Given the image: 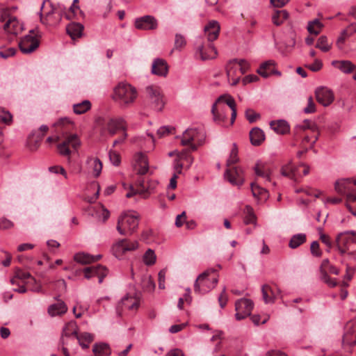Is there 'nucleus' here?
<instances>
[{
  "label": "nucleus",
  "instance_id": "obj_1",
  "mask_svg": "<svg viewBox=\"0 0 356 356\" xmlns=\"http://www.w3.org/2000/svg\"><path fill=\"white\" fill-rule=\"evenodd\" d=\"M57 131L61 132L60 139L63 141L57 145L59 154L62 156H68L70 159V154L72 152H76L81 146V140L75 134H67V131L73 126L72 121L67 118H62L54 124Z\"/></svg>",
  "mask_w": 356,
  "mask_h": 356
},
{
  "label": "nucleus",
  "instance_id": "obj_2",
  "mask_svg": "<svg viewBox=\"0 0 356 356\" xmlns=\"http://www.w3.org/2000/svg\"><path fill=\"white\" fill-rule=\"evenodd\" d=\"M229 109L232 111L231 124H232L236 117L235 101L231 96L219 97L211 108L213 120L218 124L223 123L227 118Z\"/></svg>",
  "mask_w": 356,
  "mask_h": 356
},
{
  "label": "nucleus",
  "instance_id": "obj_3",
  "mask_svg": "<svg viewBox=\"0 0 356 356\" xmlns=\"http://www.w3.org/2000/svg\"><path fill=\"white\" fill-rule=\"evenodd\" d=\"M138 97L136 88L127 82H120L114 88L111 97L121 107L132 105Z\"/></svg>",
  "mask_w": 356,
  "mask_h": 356
},
{
  "label": "nucleus",
  "instance_id": "obj_4",
  "mask_svg": "<svg viewBox=\"0 0 356 356\" xmlns=\"http://www.w3.org/2000/svg\"><path fill=\"white\" fill-rule=\"evenodd\" d=\"M354 185H356V179H340L336 181L334 189L339 194L346 195V207L356 216V193L353 189Z\"/></svg>",
  "mask_w": 356,
  "mask_h": 356
},
{
  "label": "nucleus",
  "instance_id": "obj_5",
  "mask_svg": "<svg viewBox=\"0 0 356 356\" xmlns=\"http://www.w3.org/2000/svg\"><path fill=\"white\" fill-rule=\"evenodd\" d=\"M216 270L209 268L200 274L195 280L194 291L199 294H205L215 288L218 282Z\"/></svg>",
  "mask_w": 356,
  "mask_h": 356
},
{
  "label": "nucleus",
  "instance_id": "obj_6",
  "mask_svg": "<svg viewBox=\"0 0 356 356\" xmlns=\"http://www.w3.org/2000/svg\"><path fill=\"white\" fill-rule=\"evenodd\" d=\"M140 216L136 211L123 213L118 218L117 230L121 235L131 234L138 227Z\"/></svg>",
  "mask_w": 356,
  "mask_h": 356
},
{
  "label": "nucleus",
  "instance_id": "obj_7",
  "mask_svg": "<svg viewBox=\"0 0 356 356\" xmlns=\"http://www.w3.org/2000/svg\"><path fill=\"white\" fill-rule=\"evenodd\" d=\"M206 138L205 132L199 129H188L181 136V144L184 146L189 145L190 149L195 151L197 147L202 145Z\"/></svg>",
  "mask_w": 356,
  "mask_h": 356
},
{
  "label": "nucleus",
  "instance_id": "obj_8",
  "mask_svg": "<svg viewBox=\"0 0 356 356\" xmlns=\"http://www.w3.org/2000/svg\"><path fill=\"white\" fill-rule=\"evenodd\" d=\"M336 243L341 254L356 252V232L348 231L340 233L336 238Z\"/></svg>",
  "mask_w": 356,
  "mask_h": 356
},
{
  "label": "nucleus",
  "instance_id": "obj_9",
  "mask_svg": "<svg viewBox=\"0 0 356 356\" xmlns=\"http://www.w3.org/2000/svg\"><path fill=\"white\" fill-rule=\"evenodd\" d=\"M138 248V243L137 241H130L125 238L120 239L113 244L111 252L116 258L122 259L127 252L136 250Z\"/></svg>",
  "mask_w": 356,
  "mask_h": 356
},
{
  "label": "nucleus",
  "instance_id": "obj_10",
  "mask_svg": "<svg viewBox=\"0 0 356 356\" xmlns=\"http://www.w3.org/2000/svg\"><path fill=\"white\" fill-rule=\"evenodd\" d=\"M103 121L101 127V134L102 136L108 133L111 136H113L120 130H122L123 132L126 131L125 122L121 118H108Z\"/></svg>",
  "mask_w": 356,
  "mask_h": 356
},
{
  "label": "nucleus",
  "instance_id": "obj_11",
  "mask_svg": "<svg viewBox=\"0 0 356 356\" xmlns=\"http://www.w3.org/2000/svg\"><path fill=\"white\" fill-rule=\"evenodd\" d=\"M140 296L138 293H129L124 296L118 305V311L120 309L122 312L129 311L136 312L140 307Z\"/></svg>",
  "mask_w": 356,
  "mask_h": 356
},
{
  "label": "nucleus",
  "instance_id": "obj_12",
  "mask_svg": "<svg viewBox=\"0 0 356 356\" xmlns=\"http://www.w3.org/2000/svg\"><path fill=\"white\" fill-rule=\"evenodd\" d=\"M39 44L40 42L34 31L31 30L28 35L21 39L19 47L23 54H28L33 52L39 47Z\"/></svg>",
  "mask_w": 356,
  "mask_h": 356
},
{
  "label": "nucleus",
  "instance_id": "obj_13",
  "mask_svg": "<svg viewBox=\"0 0 356 356\" xmlns=\"http://www.w3.org/2000/svg\"><path fill=\"white\" fill-rule=\"evenodd\" d=\"M145 90L152 107L156 111H161L164 106V101L160 88L149 86Z\"/></svg>",
  "mask_w": 356,
  "mask_h": 356
},
{
  "label": "nucleus",
  "instance_id": "obj_14",
  "mask_svg": "<svg viewBox=\"0 0 356 356\" xmlns=\"http://www.w3.org/2000/svg\"><path fill=\"white\" fill-rule=\"evenodd\" d=\"M252 300L246 298L238 300L235 303L236 318L238 321L244 319L250 316L253 309Z\"/></svg>",
  "mask_w": 356,
  "mask_h": 356
},
{
  "label": "nucleus",
  "instance_id": "obj_15",
  "mask_svg": "<svg viewBox=\"0 0 356 356\" xmlns=\"http://www.w3.org/2000/svg\"><path fill=\"white\" fill-rule=\"evenodd\" d=\"M195 56L202 60L215 58L217 56V51L211 42H201L197 44Z\"/></svg>",
  "mask_w": 356,
  "mask_h": 356
},
{
  "label": "nucleus",
  "instance_id": "obj_16",
  "mask_svg": "<svg viewBox=\"0 0 356 356\" xmlns=\"http://www.w3.org/2000/svg\"><path fill=\"white\" fill-rule=\"evenodd\" d=\"M134 26L139 30H155L158 27V21L152 15H145L136 18L134 22Z\"/></svg>",
  "mask_w": 356,
  "mask_h": 356
},
{
  "label": "nucleus",
  "instance_id": "obj_17",
  "mask_svg": "<svg viewBox=\"0 0 356 356\" xmlns=\"http://www.w3.org/2000/svg\"><path fill=\"white\" fill-rule=\"evenodd\" d=\"M343 343L348 346L356 344V318L346 323L343 336Z\"/></svg>",
  "mask_w": 356,
  "mask_h": 356
},
{
  "label": "nucleus",
  "instance_id": "obj_18",
  "mask_svg": "<svg viewBox=\"0 0 356 356\" xmlns=\"http://www.w3.org/2000/svg\"><path fill=\"white\" fill-rule=\"evenodd\" d=\"M83 273L84 277L88 280L97 276L99 283L101 284L104 278L107 275L108 270L105 266L97 265L84 268Z\"/></svg>",
  "mask_w": 356,
  "mask_h": 356
},
{
  "label": "nucleus",
  "instance_id": "obj_19",
  "mask_svg": "<svg viewBox=\"0 0 356 356\" xmlns=\"http://www.w3.org/2000/svg\"><path fill=\"white\" fill-rule=\"evenodd\" d=\"M315 95L317 102L323 106L331 104L334 99L333 92L326 87L318 88L315 91Z\"/></svg>",
  "mask_w": 356,
  "mask_h": 356
},
{
  "label": "nucleus",
  "instance_id": "obj_20",
  "mask_svg": "<svg viewBox=\"0 0 356 356\" xmlns=\"http://www.w3.org/2000/svg\"><path fill=\"white\" fill-rule=\"evenodd\" d=\"M243 173V172L240 168H229L225 172V178L232 185L241 186L244 181Z\"/></svg>",
  "mask_w": 356,
  "mask_h": 356
},
{
  "label": "nucleus",
  "instance_id": "obj_21",
  "mask_svg": "<svg viewBox=\"0 0 356 356\" xmlns=\"http://www.w3.org/2000/svg\"><path fill=\"white\" fill-rule=\"evenodd\" d=\"M235 64L236 61L233 59L229 60L225 67L227 80L231 86H236L239 82L241 76Z\"/></svg>",
  "mask_w": 356,
  "mask_h": 356
},
{
  "label": "nucleus",
  "instance_id": "obj_22",
  "mask_svg": "<svg viewBox=\"0 0 356 356\" xmlns=\"http://www.w3.org/2000/svg\"><path fill=\"white\" fill-rule=\"evenodd\" d=\"M133 167L138 174H146L149 169V164L146 155L143 153H137L134 156Z\"/></svg>",
  "mask_w": 356,
  "mask_h": 356
},
{
  "label": "nucleus",
  "instance_id": "obj_23",
  "mask_svg": "<svg viewBox=\"0 0 356 356\" xmlns=\"http://www.w3.org/2000/svg\"><path fill=\"white\" fill-rule=\"evenodd\" d=\"M152 74L165 77L168 73V65L167 62L162 58H156L152 65Z\"/></svg>",
  "mask_w": 356,
  "mask_h": 356
},
{
  "label": "nucleus",
  "instance_id": "obj_24",
  "mask_svg": "<svg viewBox=\"0 0 356 356\" xmlns=\"http://www.w3.org/2000/svg\"><path fill=\"white\" fill-rule=\"evenodd\" d=\"M220 25L216 21L210 22L204 27V34L207 39V42H212L216 40L219 35Z\"/></svg>",
  "mask_w": 356,
  "mask_h": 356
},
{
  "label": "nucleus",
  "instance_id": "obj_25",
  "mask_svg": "<svg viewBox=\"0 0 356 356\" xmlns=\"http://www.w3.org/2000/svg\"><path fill=\"white\" fill-rule=\"evenodd\" d=\"M78 330L79 328L76 321H70L67 323L63 328L61 336L63 343H65V338H70L72 337L76 338L78 334Z\"/></svg>",
  "mask_w": 356,
  "mask_h": 356
},
{
  "label": "nucleus",
  "instance_id": "obj_26",
  "mask_svg": "<svg viewBox=\"0 0 356 356\" xmlns=\"http://www.w3.org/2000/svg\"><path fill=\"white\" fill-rule=\"evenodd\" d=\"M332 65L344 74H350L356 70V66L351 61L347 60H333Z\"/></svg>",
  "mask_w": 356,
  "mask_h": 356
},
{
  "label": "nucleus",
  "instance_id": "obj_27",
  "mask_svg": "<svg viewBox=\"0 0 356 356\" xmlns=\"http://www.w3.org/2000/svg\"><path fill=\"white\" fill-rule=\"evenodd\" d=\"M102 254L92 255L86 252H78L74 254V259L81 264H88L101 259Z\"/></svg>",
  "mask_w": 356,
  "mask_h": 356
},
{
  "label": "nucleus",
  "instance_id": "obj_28",
  "mask_svg": "<svg viewBox=\"0 0 356 356\" xmlns=\"http://www.w3.org/2000/svg\"><path fill=\"white\" fill-rule=\"evenodd\" d=\"M67 311V307L63 301L58 300L56 303L51 305L48 307V314L51 316L64 314Z\"/></svg>",
  "mask_w": 356,
  "mask_h": 356
},
{
  "label": "nucleus",
  "instance_id": "obj_29",
  "mask_svg": "<svg viewBox=\"0 0 356 356\" xmlns=\"http://www.w3.org/2000/svg\"><path fill=\"white\" fill-rule=\"evenodd\" d=\"M44 15L45 23L49 26H55L58 24L61 19V15L60 12L54 8H51L49 11L44 13Z\"/></svg>",
  "mask_w": 356,
  "mask_h": 356
},
{
  "label": "nucleus",
  "instance_id": "obj_30",
  "mask_svg": "<svg viewBox=\"0 0 356 356\" xmlns=\"http://www.w3.org/2000/svg\"><path fill=\"white\" fill-rule=\"evenodd\" d=\"M86 163L88 168L91 170L93 175L97 177L102 170V163L101 161L97 157L90 156L87 159Z\"/></svg>",
  "mask_w": 356,
  "mask_h": 356
},
{
  "label": "nucleus",
  "instance_id": "obj_31",
  "mask_svg": "<svg viewBox=\"0 0 356 356\" xmlns=\"http://www.w3.org/2000/svg\"><path fill=\"white\" fill-rule=\"evenodd\" d=\"M270 126L271 129L278 134H286L289 132L290 130V127L287 122L282 120L272 121L270 123Z\"/></svg>",
  "mask_w": 356,
  "mask_h": 356
},
{
  "label": "nucleus",
  "instance_id": "obj_32",
  "mask_svg": "<svg viewBox=\"0 0 356 356\" xmlns=\"http://www.w3.org/2000/svg\"><path fill=\"white\" fill-rule=\"evenodd\" d=\"M250 139L253 145H259L265 139L264 133L258 127L253 128L250 132Z\"/></svg>",
  "mask_w": 356,
  "mask_h": 356
},
{
  "label": "nucleus",
  "instance_id": "obj_33",
  "mask_svg": "<svg viewBox=\"0 0 356 356\" xmlns=\"http://www.w3.org/2000/svg\"><path fill=\"white\" fill-rule=\"evenodd\" d=\"M275 62L273 60H267L261 64L259 68L257 70L258 74L264 78L268 77L272 74L273 68L275 67Z\"/></svg>",
  "mask_w": 356,
  "mask_h": 356
},
{
  "label": "nucleus",
  "instance_id": "obj_34",
  "mask_svg": "<svg viewBox=\"0 0 356 356\" xmlns=\"http://www.w3.org/2000/svg\"><path fill=\"white\" fill-rule=\"evenodd\" d=\"M95 356H109L111 350L108 344L106 343H97L92 347Z\"/></svg>",
  "mask_w": 356,
  "mask_h": 356
},
{
  "label": "nucleus",
  "instance_id": "obj_35",
  "mask_svg": "<svg viewBox=\"0 0 356 356\" xmlns=\"http://www.w3.org/2000/svg\"><path fill=\"white\" fill-rule=\"evenodd\" d=\"M66 30L72 39L74 40L81 36L83 26L79 23H71L67 26Z\"/></svg>",
  "mask_w": 356,
  "mask_h": 356
},
{
  "label": "nucleus",
  "instance_id": "obj_36",
  "mask_svg": "<svg viewBox=\"0 0 356 356\" xmlns=\"http://www.w3.org/2000/svg\"><path fill=\"white\" fill-rule=\"evenodd\" d=\"M251 190L253 196L258 200L265 201L268 197V191L254 183L251 184Z\"/></svg>",
  "mask_w": 356,
  "mask_h": 356
},
{
  "label": "nucleus",
  "instance_id": "obj_37",
  "mask_svg": "<svg viewBox=\"0 0 356 356\" xmlns=\"http://www.w3.org/2000/svg\"><path fill=\"white\" fill-rule=\"evenodd\" d=\"M307 129H310L313 132L317 130L316 124L309 120H305L296 126L294 129L295 135L299 134L300 132Z\"/></svg>",
  "mask_w": 356,
  "mask_h": 356
},
{
  "label": "nucleus",
  "instance_id": "obj_38",
  "mask_svg": "<svg viewBox=\"0 0 356 356\" xmlns=\"http://www.w3.org/2000/svg\"><path fill=\"white\" fill-rule=\"evenodd\" d=\"M356 33V24L349 25L342 33V35L338 39L337 44L339 49H342L343 41Z\"/></svg>",
  "mask_w": 356,
  "mask_h": 356
},
{
  "label": "nucleus",
  "instance_id": "obj_39",
  "mask_svg": "<svg viewBox=\"0 0 356 356\" xmlns=\"http://www.w3.org/2000/svg\"><path fill=\"white\" fill-rule=\"evenodd\" d=\"M254 171L257 176L264 177L269 181H270L271 171L267 165L258 163L254 167Z\"/></svg>",
  "mask_w": 356,
  "mask_h": 356
},
{
  "label": "nucleus",
  "instance_id": "obj_40",
  "mask_svg": "<svg viewBox=\"0 0 356 356\" xmlns=\"http://www.w3.org/2000/svg\"><path fill=\"white\" fill-rule=\"evenodd\" d=\"M289 17V13L285 10H276L272 15V22L275 26H280Z\"/></svg>",
  "mask_w": 356,
  "mask_h": 356
},
{
  "label": "nucleus",
  "instance_id": "obj_41",
  "mask_svg": "<svg viewBox=\"0 0 356 356\" xmlns=\"http://www.w3.org/2000/svg\"><path fill=\"white\" fill-rule=\"evenodd\" d=\"M76 339L83 348H88L89 344L94 340V335L88 332H83L78 334Z\"/></svg>",
  "mask_w": 356,
  "mask_h": 356
},
{
  "label": "nucleus",
  "instance_id": "obj_42",
  "mask_svg": "<svg viewBox=\"0 0 356 356\" xmlns=\"http://www.w3.org/2000/svg\"><path fill=\"white\" fill-rule=\"evenodd\" d=\"M281 173L283 176L289 177L294 181H296V177L299 176L291 161L282 167Z\"/></svg>",
  "mask_w": 356,
  "mask_h": 356
},
{
  "label": "nucleus",
  "instance_id": "obj_43",
  "mask_svg": "<svg viewBox=\"0 0 356 356\" xmlns=\"http://www.w3.org/2000/svg\"><path fill=\"white\" fill-rule=\"evenodd\" d=\"M91 108V103L89 100H83V102L73 105V111L77 115L86 113Z\"/></svg>",
  "mask_w": 356,
  "mask_h": 356
},
{
  "label": "nucleus",
  "instance_id": "obj_44",
  "mask_svg": "<svg viewBox=\"0 0 356 356\" xmlns=\"http://www.w3.org/2000/svg\"><path fill=\"white\" fill-rule=\"evenodd\" d=\"M306 241V234L300 233L293 235L289 243V246L292 248L295 249L298 248L300 245L303 244Z\"/></svg>",
  "mask_w": 356,
  "mask_h": 356
},
{
  "label": "nucleus",
  "instance_id": "obj_45",
  "mask_svg": "<svg viewBox=\"0 0 356 356\" xmlns=\"http://www.w3.org/2000/svg\"><path fill=\"white\" fill-rule=\"evenodd\" d=\"M323 26V24L318 19H315L308 23L307 31L311 34L318 35L321 31Z\"/></svg>",
  "mask_w": 356,
  "mask_h": 356
},
{
  "label": "nucleus",
  "instance_id": "obj_46",
  "mask_svg": "<svg viewBox=\"0 0 356 356\" xmlns=\"http://www.w3.org/2000/svg\"><path fill=\"white\" fill-rule=\"evenodd\" d=\"M18 27V22L15 17H9L3 26L5 31L10 33L16 34Z\"/></svg>",
  "mask_w": 356,
  "mask_h": 356
},
{
  "label": "nucleus",
  "instance_id": "obj_47",
  "mask_svg": "<svg viewBox=\"0 0 356 356\" xmlns=\"http://www.w3.org/2000/svg\"><path fill=\"white\" fill-rule=\"evenodd\" d=\"M177 156L181 162H183L184 163L185 162L186 163L187 168H189L193 162V159L190 154V152L188 149H184L182 150L181 152H177Z\"/></svg>",
  "mask_w": 356,
  "mask_h": 356
},
{
  "label": "nucleus",
  "instance_id": "obj_48",
  "mask_svg": "<svg viewBox=\"0 0 356 356\" xmlns=\"http://www.w3.org/2000/svg\"><path fill=\"white\" fill-rule=\"evenodd\" d=\"M261 291H262L263 299L266 303H272L274 302V299H275V296L274 293L272 291V289L269 286L264 285L262 287Z\"/></svg>",
  "mask_w": 356,
  "mask_h": 356
},
{
  "label": "nucleus",
  "instance_id": "obj_49",
  "mask_svg": "<svg viewBox=\"0 0 356 356\" xmlns=\"http://www.w3.org/2000/svg\"><path fill=\"white\" fill-rule=\"evenodd\" d=\"M42 140V136H37L35 138L34 134H33L29 137L27 145L31 151H35L39 147Z\"/></svg>",
  "mask_w": 356,
  "mask_h": 356
},
{
  "label": "nucleus",
  "instance_id": "obj_50",
  "mask_svg": "<svg viewBox=\"0 0 356 356\" xmlns=\"http://www.w3.org/2000/svg\"><path fill=\"white\" fill-rule=\"evenodd\" d=\"M143 262L147 266H151L153 265L156 259V254L152 249H148L143 255Z\"/></svg>",
  "mask_w": 356,
  "mask_h": 356
},
{
  "label": "nucleus",
  "instance_id": "obj_51",
  "mask_svg": "<svg viewBox=\"0 0 356 356\" xmlns=\"http://www.w3.org/2000/svg\"><path fill=\"white\" fill-rule=\"evenodd\" d=\"M31 277V274L27 271H24L20 269H17L15 271V276L14 278L11 279L10 282L12 284H15L16 283V280H20L22 281H25Z\"/></svg>",
  "mask_w": 356,
  "mask_h": 356
},
{
  "label": "nucleus",
  "instance_id": "obj_52",
  "mask_svg": "<svg viewBox=\"0 0 356 356\" xmlns=\"http://www.w3.org/2000/svg\"><path fill=\"white\" fill-rule=\"evenodd\" d=\"M316 47L320 49L321 51L326 52L328 51L331 45L327 41V38L325 36H321L316 43Z\"/></svg>",
  "mask_w": 356,
  "mask_h": 356
},
{
  "label": "nucleus",
  "instance_id": "obj_53",
  "mask_svg": "<svg viewBox=\"0 0 356 356\" xmlns=\"http://www.w3.org/2000/svg\"><path fill=\"white\" fill-rule=\"evenodd\" d=\"M245 216L244 218V222L247 225L254 223L256 216L253 212V209L250 206H246L245 209Z\"/></svg>",
  "mask_w": 356,
  "mask_h": 356
},
{
  "label": "nucleus",
  "instance_id": "obj_54",
  "mask_svg": "<svg viewBox=\"0 0 356 356\" xmlns=\"http://www.w3.org/2000/svg\"><path fill=\"white\" fill-rule=\"evenodd\" d=\"M238 161V148L235 143L232 145V149L231 150L229 156L227 161V165L230 166L232 164L236 163Z\"/></svg>",
  "mask_w": 356,
  "mask_h": 356
},
{
  "label": "nucleus",
  "instance_id": "obj_55",
  "mask_svg": "<svg viewBox=\"0 0 356 356\" xmlns=\"http://www.w3.org/2000/svg\"><path fill=\"white\" fill-rule=\"evenodd\" d=\"M236 61L235 66L238 67L240 74H243L247 72L250 68V65L247 60L244 59H234Z\"/></svg>",
  "mask_w": 356,
  "mask_h": 356
},
{
  "label": "nucleus",
  "instance_id": "obj_56",
  "mask_svg": "<svg viewBox=\"0 0 356 356\" xmlns=\"http://www.w3.org/2000/svg\"><path fill=\"white\" fill-rule=\"evenodd\" d=\"M96 216L99 220L105 222L109 218L110 212L104 207L100 205L97 208Z\"/></svg>",
  "mask_w": 356,
  "mask_h": 356
},
{
  "label": "nucleus",
  "instance_id": "obj_57",
  "mask_svg": "<svg viewBox=\"0 0 356 356\" xmlns=\"http://www.w3.org/2000/svg\"><path fill=\"white\" fill-rule=\"evenodd\" d=\"M186 44V40L184 36L180 33H177L175 39V49L180 51Z\"/></svg>",
  "mask_w": 356,
  "mask_h": 356
},
{
  "label": "nucleus",
  "instance_id": "obj_58",
  "mask_svg": "<svg viewBox=\"0 0 356 356\" xmlns=\"http://www.w3.org/2000/svg\"><path fill=\"white\" fill-rule=\"evenodd\" d=\"M245 117L250 123H252L260 118V115L254 110L249 108L245 111Z\"/></svg>",
  "mask_w": 356,
  "mask_h": 356
},
{
  "label": "nucleus",
  "instance_id": "obj_59",
  "mask_svg": "<svg viewBox=\"0 0 356 356\" xmlns=\"http://www.w3.org/2000/svg\"><path fill=\"white\" fill-rule=\"evenodd\" d=\"M305 113H314L316 111V105L312 97H309L307 99V105L303 109Z\"/></svg>",
  "mask_w": 356,
  "mask_h": 356
},
{
  "label": "nucleus",
  "instance_id": "obj_60",
  "mask_svg": "<svg viewBox=\"0 0 356 356\" xmlns=\"http://www.w3.org/2000/svg\"><path fill=\"white\" fill-rule=\"evenodd\" d=\"M321 280L326 283L330 287H334L337 286V282L336 280L331 279L329 275H327V273L325 271H323V273H321Z\"/></svg>",
  "mask_w": 356,
  "mask_h": 356
},
{
  "label": "nucleus",
  "instance_id": "obj_61",
  "mask_svg": "<svg viewBox=\"0 0 356 356\" xmlns=\"http://www.w3.org/2000/svg\"><path fill=\"white\" fill-rule=\"evenodd\" d=\"M109 159L111 162L115 166H118L120 163V157L118 153L115 151L110 150Z\"/></svg>",
  "mask_w": 356,
  "mask_h": 356
},
{
  "label": "nucleus",
  "instance_id": "obj_62",
  "mask_svg": "<svg viewBox=\"0 0 356 356\" xmlns=\"http://www.w3.org/2000/svg\"><path fill=\"white\" fill-rule=\"evenodd\" d=\"M311 253L314 257H321V251L320 250L319 243L317 241H313L310 247Z\"/></svg>",
  "mask_w": 356,
  "mask_h": 356
},
{
  "label": "nucleus",
  "instance_id": "obj_63",
  "mask_svg": "<svg viewBox=\"0 0 356 356\" xmlns=\"http://www.w3.org/2000/svg\"><path fill=\"white\" fill-rule=\"evenodd\" d=\"M0 120L6 124H10L13 120L12 115L8 111H2L0 113Z\"/></svg>",
  "mask_w": 356,
  "mask_h": 356
},
{
  "label": "nucleus",
  "instance_id": "obj_64",
  "mask_svg": "<svg viewBox=\"0 0 356 356\" xmlns=\"http://www.w3.org/2000/svg\"><path fill=\"white\" fill-rule=\"evenodd\" d=\"M174 130V128L169 126H163L157 130V134L159 137H163L168 135Z\"/></svg>",
  "mask_w": 356,
  "mask_h": 356
}]
</instances>
